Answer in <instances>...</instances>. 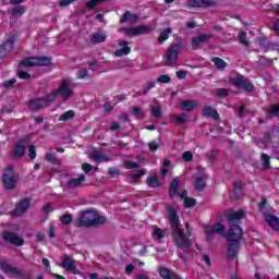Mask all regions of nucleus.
Returning <instances> with one entry per match:
<instances>
[{
  "instance_id": "nucleus-14",
  "label": "nucleus",
  "mask_w": 279,
  "mask_h": 279,
  "mask_svg": "<svg viewBox=\"0 0 279 279\" xmlns=\"http://www.w3.org/2000/svg\"><path fill=\"white\" fill-rule=\"evenodd\" d=\"M223 232H226V226L221 222H217L213 226H205V234L209 243H213V234H223Z\"/></svg>"
},
{
  "instance_id": "nucleus-52",
  "label": "nucleus",
  "mask_w": 279,
  "mask_h": 279,
  "mask_svg": "<svg viewBox=\"0 0 279 279\" xmlns=\"http://www.w3.org/2000/svg\"><path fill=\"white\" fill-rule=\"evenodd\" d=\"M15 84H16V78H11L9 81H4L2 86H4V88H14Z\"/></svg>"
},
{
  "instance_id": "nucleus-12",
  "label": "nucleus",
  "mask_w": 279,
  "mask_h": 279,
  "mask_svg": "<svg viewBox=\"0 0 279 279\" xmlns=\"http://www.w3.org/2000/svg\"><path fill=\"white\" fill-rule=\"evenodd\" d=\"M29 206H32V198L24 197L21 198L16 204L15 208L12 211L13 217H22L29 210Z\"/></svg>"
},
{
  "instance_id": "nucleus-57",
  "label": "nucleus",
  "mask_w": 279,
  "mask_h": 279,
  "mask_svg": "<svg viewBox=\"0 0 279 279\" xmlns=\"http://www.w3.org/2000/svg\"><path fill=\"white\" fill-rule=\"evenodd\" d=\"M48 236L50 239H56V227L53 225H50L49 226V229H48Z\"/></svg>"
},
{
  "instance_id": "nucleus-16",
  "label": "nucleus",
  "mask_w": 279,
  "mask_h": 279,
  "mask_svg": "<svg viewBox=\"0 0 279 279\" xmlns=\"http://www.w3.org/2000/svg\"><path fill=\"white\" fill-rule=\"evenodd\" d=\"M231 84H233L235 88H244L247 93H252L254 90V84L250 81H245L243 75L232 78Z\"/></svg>"
},
{
  "instance_id": "nucleus-54",
  "label": "nucleus",
  "mask_w": 279,
  "mask_h": 279,
  "mask_svg": "<svg viewBox=\"0 0 279 279\" xmlns=\"http://www.w3.org/2000/svg\"><path fill=\"white\" fill-rule=\"evenodd\" d=\"M99 3H101L99 0H90L86 3V8H88V10H93L94 8H97Z\"/></svg>"
},
{
  "instance_id": "nucleus-27",
  "label": "nucleus",
  "mask_w": 279,
  "mask_h": 279,
  "mask_svg": "<svg viewBox=\"0 0 279 279\" xmlns=\"http://www.w3.org/2000/svg\"><path fill=\"white\" fill-rule=\"evenodd\" d=\"M14 40L15 37L11 36L9 37L1 46L2 49V56H5V53H10V51H12V49H14Z\"/></svg>"
},
{
  "instance_id": "nucleus-50",
  "label": "nucleus",
  "mask_w": 279,
  "mask_h": 279,
  "mask_svg": "<svg viewBox=\"0 0 279 279\" xmlns=\"http://www.w3.org/2000/svg\"><path fill=\"white\" fill-rule=\"evenodd\" d=\"M28 158H31V160L36 159V146L35 145H31L28 147Z\"/></svg>"
},
{
  "instance_id": "nucleus-47",
  "label": "nucleus",
  "mask_w": 279,
  "mask_h": 279,
  "mask_svg": "<svg viewBox=\"0 0 279 279\" xmlns=\"http://www.w3.org/2000/svg\"><path fill=\"white\" fill-rule=\"evenodd\" d=\"M158 84H170L171 76L167 74H162L157 78Z\"/></svg>"
},
{
  "instance_id": "nucleus-44",
  "label": "nucleus",
  "mask_w": 279,
  "mask_h": 279,
  "mask_svg": "<svg viewBox=\"0 0 279 279\" xmlns=\"http://www.w3.org/2000/svg\"><path fill=\"white\" fill-rule=\"evenodd\" d=\"M16 75L20 77V80H29L32 77V74L27 71H23L21 68L16 70Z\"/></svg>"
},
{
  "instance_id": "nucleus-60",
  "label": "nucleus",
  "mask_w": 279,
  "mask_h": 279,
  "mask_svg": "<svg viewBox=\"0 0 279 279\" xmlns=\"http://www.w3.org/2000/svg\"><path fill=\"white\" fill-rule=\"evenodd\" d=\"M133 114L134 117H137V119H141L143 117V111L138 107H133Z\"/></svg>"
},
{
  "instance_id": "nucleus-63",
  "label": "nucleus",
  "mask_w": 279,
  "mask_h": 279,
  "mask_svg": "<svg viewBox=\"0 0 279 279\" xmlns=\"http://www.w3.org/2000/svg\"><path fill=\"white\" fill-rule=\"evenodd\" d=\"M177 77L179 80H186V72L184 70L177 71Z\"/></svg>"
},
{
  "instance_id": "nucleus-32",
  "label": "nucleus",
  "mask_w": 279,
  "mask_h": 279,
  "mask_svg": "<svg viewBox=\"0 0 279 279\" xmlns=\"http://www.w3.org/2000/svg\"><path fill=\"white\" fill-rule=\"evenodd\" d=\"M167 236V233H165V230H162L159 227H155L153 232H151V238L154 241H160Z\"/></svg>"
},
{
  "instance_id": "nucleus-49",
  "label": "nucleus",
  "mask_w": 279,
  "mask_h": 279,
  "mask_svg": "<svg viewBox=\"0 0 279 279\" xmlns=\"http://www.w3.org/2000/svg\"><path fill=\"white\" fill-rule=\"evenodd\" d=\"M146 88L143 89L142 95H147V93H149V90H151L153 88H156V81H149L148 83H146Z\"/></svg>"
},
{
  "instance_id": "nucleus-7",
  "label": "nucleus",
  "mask_w": 279,
  "mask_h": 279,
  "mask_svg": "<svg viewBox=\"0 0 279 279\" xmlns=\"http://www.w3.org/2000/svg\"><path fill=\"white\" fill-rule=\"evenodd\" d=\"M51 64V58L49 57H28L20 62L21 66L32 69L34 66H49Z\"/></svg>"
},
{
  "instance_id": "nucleus-1",
  "label": "nucleus",
  "mask_w": 279,
  "mask_h": 279,
  "mask_svg": "<svg viewBox=\"0 0 279 279\" xmlns=\"http://www.w3.org/2000/svg\"><path fill=\"white\" fill-rule=\"evenodd\" d=\"M225 217L229 223V230L227 234V260H234L239 250H241V241H243V228L236 225L235 221L245 219V210L227 209Z\"/></svg>"
},
{
  "instance_id": "nucleus-45",
  "label": "nucleus",
  "mask_w": 279,
  "mask_h": 279,
  "mask_svg": "<svg viewBox=\"0 0 279 279\" xmlns=\"http://www.w3.org/2000/svg\"><path fill=\"white\" fill-rule=\"evenodd\" d=\"M150 112L151 117L155 119H160L162 117V109H160V107H151Z\"/></svg>"
},
{
  "instance_id": "nucleus-62",
  "label": "nucleus",
  "mask_w": 279,
  "mask_h": 279,
  "mask_svg": "<svg viewBox=\"0 0 279 279\" xmlns=\"http://www.w3.org/2000/svg\"><path fill=\"white\" fill-rule=\"evenodd\" d=\"M119 169L117 168H109L108 169V175H110L111 178H114V175H119Z\"/></svg>"
},
{
  "instance_id": "nucleus-24",
  "label": "nucleus",
  "mask_w": 279,
  "mask_h": 279,
  "mask_svg": "<svg viewBox=\"0 0 279 279\" xmlns=\"http://www.w3.org/2000/svg\"><path fill=\"white\" fill-rule=\"evenodd\" d=\"M62 267L66 271H72V274H75L77 267L75 266V262L71 259L69 256H64L62 259Z\"/></svg>"
},
{
  "instance_id": "nucleus-64",
  "label": "nucleus",
  "mask_w": 279,
  "mask_h": 279,
  "mask_svg": "<svg viewBox=\"0 0 279 279\" xmlns=\"http://www.w3.org/2000/svg\"><path fill=\"white\" fill-rule=\"evenodd\" d=\"M272 29L276 32V35L279 36V20H276L272 24Z\"/></svg>"
},
{
  "instance_id": "nucleus-48",
  "label": "nucleus",
  "mask_w": 279,
  "mask_h": 279,
  "mask_svg": "<svg viewBox=\"0 0 279 279\" xmlns=\"http://www.w3.org/2000/svg\"><path fill=\"white\" fill-rule=\"evenodd\" d=\"M216 95H217V97H220V98L228 97L230 95V89L218 88L216 90Z\"/></svg>"
},
{
  "instance_id": "nucleus-56",
  "label": "nucleus",
  "mask_w": 279,
  "mask_h": 279,
  "mask_svg": "<svg viewBox=\"0 0 279 279\" xmlns=\"http://www.w3.org/2000/svg\"><path fill=\"white\" fill-rule=\"evenodd\" d=\"M158 147H160V145L156 142L148 143L149 151H158Z\"/></svg>"
},
{
  "instance_id": "nucleus-38",
  "label": "nucleus",
  "mask_w": 279,
  "mask_h": 279,
  "mask_svg": "<svg viewBox=\"0 0 279 279\" xmlns=\"http://www.w3.org/2000/svg\"><path fill=\"white\" fill-rule=\"evenodd\" d=\"M60 221L62 226H70V223H73V216L70 213H65L60 217Z\"/></svg>"
},
{
  "instance_id": "nucleus-5",
  "label": "nucleus",
  "mask_w": 279,
  "mask_h": 279,
  "mask_svg": "<svg viewBox=\"0 0 279 279\" xmlns=\"http://www.w3.org/2000/svg\"><path fill=\"white\" fill-rule=\"evenodd\" d=\"M73 95V88H71V81L63 80L58 89H53L50 93V97H52V101H56L58 97H63L64 99H70Z\"/></svg>"
},
{
  "instance_id": "nucleus-15",
  "label": "nucleus",
  "mask_w": 279,
  "mask_h": 279,
  "mask_svg": "<svg viewBox=\"0 0 279 279\" xmlns=\"http://www.w3.org/2000/svg\"><path fill=\"white\" fill-rule=\"evenodd\" d=\"M122 32H124V36L134 38V36H143V34H149V28L145 25H140L137 27L122 28Z\"/></svg>"
},
{
  "instance_id": "nucleus-9",
  "label": "nucleus",
  "mask_w": 279,
  "mask_h": 279,
  "mask_svg": "<svg viewBox=\"0 0 279 279\" xmlns=\"http://www.w3.org/2000/svg\"><path fill=\"white\" fill-rule=\"evenodd\" d=\"M53 104V98L51 94H48L46 97L43 98H33L28 101V108L31 110H45V108H49Z\"/></svg>"
},
{
  "instance_id": "nucleus-20",
  "label": "nucleus",
  "mask_w": 279,
  "mask_h": 279,
  "mask_svg": "<svg viewBox=\"0 0 279 279\" xmlns=\"http://www.w3.org/2000/svg\"><path fill=\"white\" fill-rule=\"evenodd\" d=\"M124 23H130L131 25H135V23H138V15L132 14V12L130 11H125L120 17V24L123 25Z\"/></svg>"
},
{
  "instance_id": "nucleus-58",
  "label": "nucleus",
  "mask_w": 279,
  "mask_h": 279,
  "mask_svg": "<svg viewBox=\"0 0 279 279\" xmlns=\"http://www.w3.org/2000/svg\"><path fill=\"white\" fill-rule=\"evenodd\" d=\"M82 170L85 172V173H90V171H93V166L88 162H84L82 165Z\"/></svg>"
},
{
  "instance_id": "nucleus-37",
  "label": "nucleus",
  "mask_w": 279,
  "mask_h": 279,
  "mask_svg": "<svg viewBox=\"0 0 279 279\" xmlns=\"http://www.w3.org/2000/svg\"><path fill=\"white\" fill-rule=\"evenodd\" d=\"M146 184H147V186H150V189H159V186H160L158 177H148Z\"/></svg>"
},
{
  "instance_id": "nucleus-17",
  "label": "nucleus",
  "mask_w": 279,
  "mask_h": 279,
  "mask_svg": "<svg viewBox=\"0 0 279 279\" xmlns=\"http://www.w3.org/2000/svg\"><path fill=\"white\" fill-rule=\"evenodd\" d=\"M213 38V34H203L198 35L192 38L191 46L194 51H197L199 49V45L204 43H208Z\"/></svg>"
},
{
  "instance_id": "nucleus-19",
  "label": "nucleus",
  "mask_w": 279,
  "mask_h": 279,
  "mask_svg": "<svg viewBox=\"0 0 279 279\" xmlns=\"http://www.w3.org/2000/svg\"><path fill=\"white\" fill-rule=\"evenodd\" d=\"M118 45L122 48L114 51L116 58H123V56H130V52L132 51V48L128 46L130 45V41L121 40L118 43Z\"/></svg>"
},
{
  "instance_id": "nucleus-61",
  "label": "nucleus",
  "mask_w": 279,
  "mask_h": 279,
  "mask_svg": "<svg viewBox=\"0 0 279 279\" xmlns=\"http://www.w3.org/2000/svg\"><path fill=\"white\" fill-rule=\"evenodd\" d=\"M233 189H234V191H240V192H242V191H243V182H241V181H235V182L233 183Z\"/></svg>"
},
{
  "instance_id": "nucleus-59",
  "label": "nucleus",
  "mask_w": 279,
  "mask_h": 279,
  "mask_svg": "<svg viewBox=\"0 0 279 279\" xmlns=\"http://www.w3.org/2000/svg\"><path fill=\"white\" fill-rule=\"evenodd\" d=\"M264 143H271V131H266L263 137Z\"/></svg>"
},
{
  "instance_id": "nucleus-21",
  "label": "nucleus",
  "mask_w": 279,
  "mask_h": 279,
  "mask_svg": "<svg viewBox=\"0 0 279 279\" xmlns=\"http://www.w3.org/2000/svg\"><path fill=\"white\" fill-rule=\"evenodd\" d=\"M203 117H205L206 119H214V121H219V119H221L217 109L210 106L203 108Z\"/></svg>"
},
{
  "instance_id": "nucleus-28",
  "label": "nucleus",
  "mask_w": 279,
  "mask_h": 279,
  "mask_svg": "<svg viewBox=\"0 0 279 279\" xmlns=\"http://www.w3.org/2000/svg\"><path fill=\"white\" fill-rule=\"evenodd\" d=\"M25 12H27V9L25 8V5H16L9 10V14L17 19H21V16L25 14Z\"/></svg>"
},
{
  "instance_id": "nucleus-4",
  "label": "nucleus",
  "mask_w": 279,
  "mask_h": 279,
  "mask_svg": "<svg viewBox=\"0 0 279 279\" xmlns=\"http://www.w3.org/2000/svg\"><path fill=\"white\" fill-rule=\"evenodd\" d=\"M3 186L7 191H14L19 184V173L14 171V166L9 165L5 167L2 174Z\"/></svg>"
},
{
  "instance_id": "nucleus-22",
  "label": "nucleus",
  "mask_w": 279,
  "mask_h": 279,
  "mask_svg": "<svg viewBox=\"0 0 279 279\" xmlns=\"http://www.w3.org/2000/svg\"><path fill=\"white\" fill-rule=\"evenodd\" d=\"M159 276L163 279H182L180 278V275L175 271H171V269L167 267H160L159 268Z\"/></svg>"
},
{
  "instance_id": "nucleus-13",
  "label": "nucleus",
  "mask_w": 279,
  "mask_h": 279,
  "mask_svg": "<svg viewBox=\"0 0 279 279\" xmlns=\"http://www.w3.org/2000/svg\"><path fill=\"white\" fill-rule=\"evenodd\" d=\"M2 239L5 243H10L16 247H23V245H25V239L12 231H4L2 233Z\"/></svg>"
},
{
  "instance_id": "nucleus-40",
  "label": "nucleus",
  "mask_w": 279,
  "mask_h": 279,
  "mask_svg": "<svg viewBox=\"0 0 279 279\" xmlns=\"http://www.w3.org/2000/svg\"><path fill=\"white\" fill-rule=\"evenodd\" d=\"M173 119L178 125H184L189 121V116L186 113H181L180 116H173Z\"/></svg>"
},
{
  "instance_id": "nucleus-51",
  "label": "nucleus",
  "mask_w": 279,
  "mask_h": 279,
  "mask_svg": "<svg viewBox=\"0 0 279 279\" xmlns=\"http://www.w3.org/2000/svg\"><path fill=\"white\" fill-rule=\"evenodd\" d=\"M124 167L126 169H138V167H141V166L134 161L126 160V161H124Z\"/></svg>"
},
{
  "instance_id": "nucleus-33",
  "label": "nucleus",
  "mask_w": 279,
  "mask_h": 279,
  "mask_svg": "<svg viewBox=\"0 0 279 279\" xmlns=\"http://www.w3.org/2000/svg\"><path fill=\"white\" fill-rule=\"evenodd\" d=\"M211 62H214V64H215L216 69H218V71H223V69H226V66H228V63L225 62V60L219 57H213Z\"/></svg>"
},
{
  "instance_id": "nucleus-6",
  "label": "nucleus",
  "mask_w": 279,
  "mask_h": 279,
  "mask_svg": "<svg viewBox=\"0 0 279 279\" xmlns=\"http://www.w3.org/2000/svg\"><path fill=\"white\" fill-rule=\"evenodd\" d=\"M182 43L171 44L166 52L163 53V58L168 64H175L180 58V53L182 52Z\"/></svg>"
},
{
  "instance_id": "nucleus-10",
  "label": "nucleus",
  "mask_w": 279,
  "mask_h": 279,
  "mask_svg": "<svg viewBox=\"0 0 279 279\" xmlns=\"http://www.w3.org/2000/svg\"><path fill=\"white\" fill-rule=\"evenodd\" d=\"M27 145H29V138L24 137L20 140L11 151L12 160H21L25 156V151H27Z\"/></svg>"
},
{
  "instance_id": "nucleus-55",
  "label": "nucleus",
  "mask_w": 279,
  "mask_h": 279,
  "mask_svg": "<svg viewBox=\"0 0 279 279\" xmlns=\"http://www.w3.org/2000/svg\"><path fill=\"white\" fill-rule=\"evenodd\" d=\"M143 175H145V171L138 170L137 173H132L130 175V178H132L133 180H141V178H143Z\"/></svg>"
},
{
  "instance_id": "nucleus-18",
  "label": "nucleus",
  "mask_w": 279,
  "mask_h": 279,
  "mask_svg": "<svg viewBox=\"0 0 279 279\" xmlns=\"http://www.w3.org/2000/svg\"><path fill=\"white\" fill-rule=\"evenodd\" d=\"M189 8H215L217 2L215 0H189Z\"/></svg>"
},
{
  "instance_id": "nucleus-3",
  "label": "nucleus",
  "mask_w": 279,
  "mask_h": 279,
  "mask_svg": "<svg viewBox=\"0 0 279 279\" xmlns=\"http://www.w3.org/2000/svg\"><path fill=\"white\" fill-rule=\"evenodd\" d=\"M74 223L76 228H95L97 226H104L106 223V217L100 216L95 210L87 209L78 214Z\"/></svg>"
},
{
  "instance_id": "nucleus-43",
  "label": "nucleus",
  "mask_w": 279,
  "mask_h": 279,
  "mask_svg": "<svg viewBox=\"0 0 279 279\" xmlns=\"http://www.w3.org/2000/svg\"><path fill=\"white\" fill-rule=\"evenodd\" d=\"M197 204V201L193 197H187L183 202L184 208H194V206Z\"/></svg>"
},
{
  "instance_id": "nucleus-2",
  "label": "nucleus",
  "mask_w": 279,
  "mask_h": 279,
  "mask_svg": "<svg viewBox=\"0 0 279 279\" xmlns=\"http://www.w3.org/2000/svg\"><path fill=\"white\" fill-rule=\"evenodd\" d=\"M168 210V219L172 232V241L177 247L180 250H191V241L184 234V230H182V225L180 223V216H178V210L175 208L168 205L166 207Z\"/></svg>"
},
{
  "instance_id": "nucleus-53",
  "label": "nucleus",
  "mask_w": 279,
  "mask_h": 279,
  "mask_svg": "<svg viewBox=\"0 0 279 279\" xmlns=\"http://www.w3.org/2000/svg\"><path fill=\"white\" fill-rule=\"evenodd\" d=\"M182 158L184 160V162H191L193 160V153L191 151H184L182 155Z\"/></svg>"
},
{
  "instance_id": "nucleus-26",
  "label": "nucleus",
  "mask_w": 279,
  "mask_h": 279,
  "mask_svg": "<svg viewBox=\"0 0 279 279\" xmlns=\"http://www.w3.org/2000/svg\"><path fill=\"white\" fill-rule=\"evenodd\" d=\"M84 182H86V175L85 174H81L80 178L75 179L72 178L68 181V186L70 189H77L80 186H82L84 184Z\"/></svg>"
},
{
  "instance_id": "nucleus-36",
  "label": "nucleus",
  "mask_w": 279,
  "mask_h": 279,
  "mask_svg": "<svg viewBox=\"0 0 279 279\" xmlns=\"http://www.w3.org/2000/svg\"><path fill=\"white\" fill-rule=\"evenodd\" d=\"M246 37L247 33L245 31L240 32L238 35V40L243 47H250V40L245 39Z\"/></svg>"
},
{
  "instance_id": "nucleus-30",
  "label": "nucleus",
  "mask_w": 279,
  "mask_h": 279,
  "mask_svg": "<svg viewBox=\"0 0 279 279\" xmlns=\"http://www.w3.org/2000/svg\"><path fill=\"white\" fill-rule=\"evenodd\" d=\"M206 178H208V175H203V177H197L195 179V191H198V193H201V191H204V189L206 187Z\"/></svg>"
},
{
  "instance_id": "nucleus-29",
  "label": "nucleus",
  "mask_w": 279,
  "mask_h": 279,
  "mask_svg": "<svg viewBox=\"0 0 279 279\" xmlns=\"http://www.w3.org/2000/svg\"><path fill=\"white\" fill-rule=\"evenodd\" d=\"M197 107V101L195 100H183L181 101V109L185 110V112H192Z\"/></svg>"
},
{
  "instance_id": "nucleus-34",
  "label": "nucleus",
  "mask_w": 279,
  "mask_h": 279,
  "mask_svg": "<svg viewBox=\"0 0 279 279\" xmlns=\"http://www.w3.org/2000/svg\"><path fill=\"white\" fill-rule=\"evenodd\" d=\"M171 32H173V29L171 28H165L160 32L158 37L159 45H162V43H166V40H169V34H171Z\"/></svg>"
},
{
  "instance_id": "nucleus-46",
  "label": "nucleus",
  "mask_w": 279,
  "mask_h": 279,
  "mask_svg": "<svg viewBox=\"0 0 279 279\" xmlns=\"http://www.w3.org/2000/svg\"><path fill=\"white\" fill-rule=\"evenodd\" d=\"M268 114H270V117H278V114H279V104L272 105L268 109Z\"/></svg>"
},
{
  "instance_id": "nucleus-35",
  "label": "nucleus",
  "mask_w": 279,
  "mask_h": 279,
  "mask_svg": "<svg viewBox=\"0 0 279 279\" xmlns=\"http://www.w3.org/2000/svg\"><path fill=\"white\" fill-rule=\"evenodd\" d=\"M46 162H50V165H60V159L53 153H46L45 155Z\"/></svg>"
},
{
  "instance_id": "nucleus-39",
  "label": "nucleus",
  "mask_w": 279,
  "mask_h": 279,
  "mask_svg": "<svg viewBox=\"0 0 279 279\" xmlns=\"http://www.w3.org/2000/svg\"><path fill=\"white\" fill-rule=\"evenodd\" d=\"M74 118H75V111L68 110L59 117V121H71V119H74Z\"/></svg>"
},
{
  "instance_id": "nucleus-31",
  "label": "nucleus",
  "mask_w": 279,
  "mask_h": 279,
  "mask_svg": "<svg viewBox=\"0 0 279 279\" xmlns=\"http://www.w3.org/2000/svg\"><path fill=\"white\" fill-rule=\"evenodd\" d=\"M90 158H93L94 160H98L99 162H110V157L99 150H95L90 155Z\"/></svg>"
},
{
  "instance_id": "nucleus-23",
  "label": "nucleus",
  "mask_w": 279,
  "mask_h": 279,
  "mask_svg": "<svg viewBox=\"0 0 279 279\" xmlns=\"http://www.w3.org/2000/svg\"><path fill=\"white\" fill-rule=\"evenodd\" d=\"M265 221L268 223L275 232H279V218L278 216H274L272 214H266L265 215Z\"/></svg>"
},
{
  "instance_id": "nucleus-42",
  "label": "nucleus",
  "mask_w": 279,
  "mask_h": 279,
  "mask_svg": "<svg viewBox=\"0 0 279 279\" xmlns=\"http://www.w3.org/2000/svg\"><path fill=\"white\" fill-rule=\"evenodd\" d=\"M76 78L77 80H90V76L88 75V70L81 69L76 72Z\"/></svg>"
},
{
  "instance_id": "nucleus-11",
  "label": "nucleus",
  "mask_w": 279,
  "mask_h": 279,
  "mask_svg": "<svg viewBox=\"0 0 279 279\" xmlns=\"http://www.w3.org/2000/svg\"><path fill=\"white\" fill-rule=\"evenodd\" d=\"M1 269L2 271H4V274H12L13 276H16V278L19 279H32V276H34V270H28L27 274H22L17 267H13L12 265L7 264L5 262H1Z\"/></svg>"
},
{
  "instance_id": "nucleus-8",
  "label": "nucleus",
  "mask_w": 279,
  "mask_h": 279,
  "mask_svg": "<svg viewBox=\"0 0 279 279\" xmlns=\"http://www.w3.org/2000/svg\"><path fill=\"white\" fill-rule=\"evenodd\" d=\"M168 195L170 199H174V197H181V199L189 198V192L186 190H182L180 193V177H175L170 182Z\"/></svg>"
},
{
  "instance_id": "nucleus-25",
  "label": "nucleus",
  "mask_w": 279,
  "mask_h": 279,
  "mask_svg": "<svg viewBox=\"0 0 279 279\" xmlns=\"http://www.w3.org/2000/svg\"><path fill=\"white\" fill-rule=\"evenodd\" d=\"M108 35L106 33H92L90 43L93 45H100L101 43H106Z\"/></svg>"
},
{
  "instance_id": "nucleus-41",
  "label": "nucleus",
  "mask_w": 279,
  "mask_h": 279,
  "mask_svg": "<svg viewBox=\"0 0 279 279\" xmlns=\"http://www.w3.org/2000/svg\"><path fill=\"white\" fill-rule=\"evenodd\" d=\"M263 165H264V169H270L271 167V157H269V155H267L266 153L262 154L260 156Z\"/></svg>"
}]
</instances>
